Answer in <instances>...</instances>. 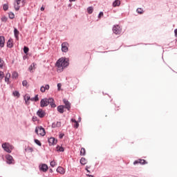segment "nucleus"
Returning <instances> with one entry per match:
<instances>
[{
    "instance_id": "nucleus-15",
    "label": "nucleus",
    "mask_w": 177,
    "mask_h": 177,
    "mask_svg": "<svg viewBox=\"0 0 177 177\" xmlns=\"http://www.w3.org/2000/svg\"><path fill=\"white\" fill-rule=\"evenodd\" d=\"M5 46V37L0 36V48Z\"/></svg>"
},
{
    "instance_id": "nucleus-48",
    "label": "nucleus",
    "mask_w": 177,
    "mask_h": 177,
    "mask_svg": "<svg viewBox=\"0 0 177 177\" xmlns=\"http://www.w3.org/2000/svg\"><path fill=\"white\" fill-rule=\"evenodd\" d=\"M102 16H103V12H100L98 15V19H100V17H102Z\"/></svg>"
},
{
    "instance_id": "nucleus-13",
    "label": "nucleus",
    "mask_w": 177,
    "mask_h": 177,
    "mask_svg": "<svg viewBox=\"0 0 177 177\" xmlns=\"http://www.w3.org/2000/svg\"><path fill=\"white\" fill-rule=\"evenodd\" d=\"M48 168L49 167H48V165L46 164H42L41 165L39 166V170L41 171L42 172H46Z\"/></svg>"
},
{
    "instance_id": "nucleus-58",
    "label": "nucleus",
    "mask_w": 177,
    "mask_h": 177,
    "mask_svg": "<svg viewBox=\"0 0 177 177\" xmlns=\"http://www.w3.org/2000/svg\"><path fill=\"white\" fill-rule=\"evenodd\" d=\"M49 172H50V173L52 174V172H53V169H49Z\"/></svg>"
},
{
    "instance_id": "nucleus-16",
    "label": "nucleus",
    "mask_w": 177,
    "mask_h": 177,
    "mask_svg": "<svg viewBox=\"0 0 177 177\" xmlns=\"http://www.w3.org/2000/svg\"><path fill=\"white\" fill-rule=\"evenodd\" d=\"M20 34V32H19V30L17 28H14V35L16 39H19V35Z\"/></svg>"
},
{
    "instance_id": "nucleus-35",
    "label": "nucleus",
    "mask_w": 177,
    "mask_h": 177,
    "mask_svg": "<svg viewBox=\"0 0 177 177\" xmlns=\"http://www.w3.org/2000/svg\"><path fill=\"white\" fill-rule=\"evenodd\" d=\"M34 149H32V147H28L26 149H25V151H29L30 153H32Z\"/></svg>"
},
{
    "instance_id": "nucleus-52",
    "label": "nucleus",
    "mask_w": 177,
    "mask_h": 177,
    "mask_svg": "<svg viewBox=\"0 0 177 177\" xmlns=\"http://www.w3.org/2000/svg\"><path fill=\"white\" fill-rule=\"evenodd\" d=\"M71 122H77V121L75 120V119H74V118H72L71 120Z\"/></svg>"
},
{
    "instance_id": "nucleus-22",
    "label": "nucleus",
    "mask_w": 177,
    "mask_h": 177,
    "mask_svg": "<svg viewBox=\"0 0 177 177\" xmlns=\"http://www.w3.org/2000/svg\"><path fill=\"white\" fill-rule=\"evenodd\" d=\"M80 164L82 165H85V164H86V159L85 158H82L80 159Z\"/></svg>"
},
{
    "instance_id": "nucleus-37",
    "label": "nucleus",
    "mask_w": 177,
    "mask_h": 177,
    "mask_svg": "<svg viewBox=\"0 0 177 177\" xmlns=\"http://www.w3.org/2000/svg\"><path fill=\"white\" fill-rule=\"evenodd\" d=\"M50 165L53 168L55 167V166L56 165V162H55V160L51 161L50 163Z\"/></svg>"
},
{
    "instance_id": "nucleus-56",
    "label": "nucleus",
    "mask_w": 177,
    "mask_h": 177,
    "mask_svg": "<svg viewBox=\"0 0 177 177\" xmlns=\"http://www.w3.org/2000/svg\"><path fill=\"white\" fill-rule=\"evenodd\" d=\"M87 176H89V177H95L93 176V175H91V174H86Z\"/></svg>"
},
{
    "instance_id": "nucleus-25",
    "label": "nucleus",
    "mask_w": 177,
    "mask_h": 177,
    "mask_svg": "<svg viewBox=\"0 0 177 177\" xmlns=\"http://www.w3.org/2000/svg\"><path fill=\"white\" fill-rule=\"evenodd\" d=\"M57 151L63 152V151H64V147L57 145Z\"/></svg>"
},
{
    "instance_id": "nucleus-42",
    "label": "nucleus",
    "mask_w": 177,
    "mask_h": 177,
    "mask_svg": "<svg viewBox=\"0 0 177 177\" xmlns=\"http://www.w3.org/2000/svg\"><path fill=\"white\" fill-rule=\"evenodd\" d=\"M32 120L33 121V122H35V121H38V118L37 116H33L32 118Z\"/></svg>"
},
{
    "instance_id": "nucleus-30",
    "label": "nucleus",
    "mask_w": 177,
    "mask_h": 177,
    "mask_svg": "<svg viewBox=\"0 0 177 177\" xmlns=\"http://www.w3.org/2000/svg\"><path fill=\"white\" fill-rule=\"evenodd\" d=\"M85 154H86L85 148H82L80 150V156H85Z\"/></svg>"
},
{
    "instance_id": "nucleus-14",
    "label": "nucleus",
    "mask_w": 177,
    "mask_h": 177,
    "mask_svg": "<svg viewBox=\"0 0 177 177\" xmlns=\"http://www.w3.org/2000/svg\"><path fill=\"white\" fill-rule=\"evenodd\" d=\"M64 105H59L57 107V110L58 111V113H59L60 114H63V113H64Z\"/></svg>"
},
{
    "instance_id": "nucleus-21",
    "label": "nucleus",
    "mask_w": 177,
    "mask_h": 177,
    "mask_svg": "<svg viewBox=\"0 0 177 177\" xmlns=\"http://www.w3.org/2000/svg\"><path fill=\"white\" fill-rule=\"evenodd\" d=\"M31 102H38L39 97H38V94H37L34 97L30 98Z\"/></svg>"
},
{
    "instance_id": "nucleus-63",
    "label": "nucleus",
    "mask_w": 177,
    "mask_h": 177,
    "mask_svg": "<svg viewBox=\"0 0 177 177\" xmlns=\"http://www.w3.org/2000/svg\"><path fill=\"white\" fill-rule=\"evenodd\" d=\"M26 59V57H24V59Z\"/></svg>"
},
{
    "instance_id": "nucleus-32",
    "label": "nucleus",
    "mask_w": 177,
    "mask_h": 177,
    "mask_svg": "<svg viewBox=\"0 0 177 177\" xmlns=\"http://www.w3.org/2000/svg\"><path fill=\"white\" fill-rule=\"evenodd\" d=\"M17 77H19V73H17V72H13L12 78H17Z\"/></svg>"
},
{
    "instance_id": "nucleus-53",
    "label": "nucleus",
    "mask_w": 177,
    "mask_h": 177,
    "mask_svg": "<svg viewBox=\"0 0 177 177\" xmlns=\"http://www.w3.org/2000/svg\"><path fill=\"white\" fill-rule=\"evenodd\" d=\"M174 34H175V36L177 37V29L174 30Z\"/></svg>"
},
{
    "instance_id": "nucleus-39",
    "label": "nucleus",
    "mask_w": 177,
    "mask_h": 177,
    "mask_svg": "<svg viewBox=\"0 0 177 177\" xmlns=\"http://www.w3.org/2000/svg\"><path fill=\"white\" fill-rule=\"evenodd\" d=\"M137 12H138L139 15H142L143 13V10H142V8H138Z\"/></svg>"
},
{
    "instance_id": "nucleus-19",
    "label": "nucleus",
    "mask_w": 177,
    "mask_h": 177,
    "mask_svg": "<svg viewBox=\"0 0 177 177\" xmlns=\"http://www.w3.org/2000/svg\"><path fill=\"white\" fill-rule=\"evenodd\" d=\"M13 46V41L12 39H9L8 41H7V48H12Z\"/></svg>"
},
{
    "instance_id": "nucleus-64",
    "label": "nucleus",
    "mask_w": 177,
    "mask_h": 177,
    "mask_svg": "<svg viewBox=\"0 0 177 177\" xmlns=\"http://www.w3.org/2000/svg\"><path fill=\"white\" fill-rule=\"evenodd\" d=\"M26 59V57H24V59Z\"/></svg>"
},
{
    "instance_id": "nucleus-4",
    "label": "nucleus",
    "mask_w": 177,
    "mask_h": 177,
    "mask_svg": "<svg viewBox=\"0 0 177 177\" xmlns=\"http://www.w3.org/2000/svg\"><path fill=\"white\" fill-rule=\"evenodd\" d=\"M6 158L7 160L6 162L7 164H15V160L13 159V157L10 155V154H7L6 155Z\"/></svg>"
},
{
    "instance_id": "nucleus-23",
    "label": "nucleus",
    "mask_w": 177,
    "mask_h": 177,
    "mask_svg": "<svg viewBox=\"0 0 177 177\" xmlns=\"http://www.w3.org/2000/svg\"><path fill=\"white\" fill-rule=\"evenodd\" d=\"M10 78V73H7L5 77V82H9V80Z\"/></svg>"
},
{
    "instance_id": "nucleus-31",
    "label": "nucleus",
    "mask_w": 177,
    "mask_h": 177,
    "mask_svg": "<svg viewBox=\"0 0 177 177\" xmlns=\"http://www.w3.org/2000/svg\"><path fill=\"white\" fill-rule=\"evenodd\" d=\"M35 66V65L34 63H33V64H32L29 66L28 71H29L30 73H32V69L34 68Z\"/></svg>"
},
{
    "instance_id": "nucleus-60",
    "label": "nucleus",
    "mask_w": 177,
    "mask_h": 177,
    "mask_svg": "<svg viewBox=\"0 0 177 177\" xmlns=\"http://www.w3.org/2000/svg\"><path fill=\"white\" fill-rule=\"evenodd\" d=\"M70 2H75V0H69Z\"/></svg>"
},
{
    "instance_id": "nucleus-40",
    "label": "nucleus",
    "mask_w": 177,
    "mask_h": 177,
    "mask_svg": "<svg viewBox=\"0 0 177 177\" xmlns=\"http://www.w3.org/2000/svg\"><path fill=\"white\" fill-rule=\"evenodd\" d=\"M28 84V82H27V80H24L22 82L23 86H27Z\"/></svg>"
},
{
    "instance_id": "nucleus-59",
    "label": "nucleus",
    "mask_w": 177,
    "mask_h": 177,
    "mask_svg": "<svg viewBox=\"0 0 177 177\" xmlns=\"http://www.w3.org/2000/svg\"><path fill=\"white\" fill-rule=\"evenodd\" d=\"M81 122V118H78V122Z\"/></svg>"
},
{
    "instance_id": "nucleus-47",
    "label": "nucleus",
    "mask_w": 177,
    "mask_h": 177,
    "mask_svg": "<svg viewBox=\"0 0 177 177\" xmlns=\"http://www.w3.org/2000/svg\"><path fill=\"white\" fill-rule=\"evenodd\" d=\"M64 137V133H60V134L59 135V139H63Z\"/></svg>"
},
{
    "instance_id": "nucleus-62",
    "label": "nucleus",
    "mask_w": 177,
    "mask_h": 177,
    "mask_svg": "<svg viewBox=\"0 0 177 177\" xmlns=\"http://www.w3.org/2000/svg\"><path fill=\"white\" fill-rule=\"evenodd\" d=\"M68 6H71V4H69Z\"/></svg>"
},
{
    "instance_id": "nucleus-2",
    "label": "nucleus",
    "mask_w": 177,
    "mask_h": 177,
    "mask_svg": "<svg viewBox=\"0 0 177 177\" xmlns=\"http://www.w3.org/2000/svg\"><path fill=\"white\" fill-rule=\"evenodd\" d=\"M35 131L37 133V135H40V136H45V135H46L45 129L42 127V126L36 127Z\"/></svg>"
},
{
    "instance_id": "nucleus-11",
    "label": "nucleus",
    "mask_w": 177,
    "mask_h": 177,
    "mask_svg": "<svg viewBox=\"0 0 177 177\" xmlns=\"http://www.w3.org/2000/svg\"><path fill=\"white\" fill-rule=\"evenodd\" d=\"M113 32L116 35H118L121 34V30H120V26L118 25V26H114L113 27Z\"/></svg>"
},
{
    "instance_id": "nucleus-45",
    "label": "nucleus",
    "mask_w": 177,
    "mask_h": 177,
    "mask_svg": "<svg viewBox=\"0 0 177 177\" xmlns=\"http://www.w3.org/2000/svg\"><path fill=\"white\" fill-rule=\"evenodd\" d=\"M49 88H50L49 84H46V85L44 86L45 91H49Z\"/></svg>"
},
{
    "instance_id": "nucleus-17",
    "label": "nucleus",
    "mask_w": 177,
    "mask_h": 177,
    "mask_svg": "<svg viewBox=\"0 0 177 177\" xmlns=\"http://www.w3.org/2000/svg\"><path fill=\"white\" fill-rule=\"evenodd\" d=\"M120 5H121V1L120 0H115L113 2V8H117V6H120Z\"/></svg>"
},
{
    "instance_id": "nucleus-9",
    "label": "nucleus",
    "mask_w": 177,
    "mask_h": 177,
    "mask_svg": "<svg viewBox=\"0 0 177 177\" xmlns=\"http://www.w3.org/2000/svg\"><path fill=\"white\" fill-rule=\"evenodd\" d=\"M48 142L49 143V146H55V145H57V140L53 137H51L48 138Z\"/></svg>"
},
{
    "instance_id": "nucleus-34",
    "label": "nucleus",
    "mask_w": 177,
    "mask_h": 177,
    "mask_svg": "<svg viewBox=\"0 0 177 177\" xmlns=\"http://www.w3.org/2000/svg\"><path fill=\"white\" fill-rule=\"evenodd\" d=\"M24 100L25 102L27 104V102H28V100H31V97H30V95H27L26 97H24Z\"/></svg>"
},
{
    "instance_id": "nucleus-61",
    "label": "nucleus",
    "mask_w": 177,
    "mask_h": 177,
    "mask_svg": "<svg viewBox=\"0 0 177 177\" xmlns=\"http://www.w3.org/2000/svg\"><path fill=\"white\" fill-rule=\"evenodd\" d=\"M1 60H2V59L0 58V64H1Z\"/></svg>"
},
{
    "instance_id": "nucleus-28",
    "label": "nucleus",
    "mask_w": 177,
    "mask_h": 177,
    "mask_svg": "<svg viewBox=\"0 0 177 177\" xmlns=\"http://www.w3.org/2000/svg\"><path fill=\"white\" fill-rule=\"evenodd\" d=\"M3 10H5V12H6V10H8V9H9V5L8 3L3 4Z\"/></svg>"
},
{
    "instance_id": "nucleus-1",
    "label": "nucleus",
    "mask_w": 177,
    "mask_h": 177,
    "mask_svg": "<svg viewBox=\"0 0 177 177\" xmlns=\"http://www.w3.org/2000/svg\"><path fill=\"white\" fill-rule=\"evenodd\" d=\"M69 60L68 58H59L55 66L58 68H62V71H63V68H66V67H68L70 63L68 62Z\"/></svg>"
},
{
    "instance_id": "nucleus-10",
    "label": "nucleus",
    "mask_w": 177,
    "mask_h": 177,
    "mask_svg": "<svg viewBox=\"0 0 177 177\" xmlns=\"http://www.w3.org/2000/svg\"><path fill=\"white\" fill-rule=\"evenodd\" d=\"M136 164H141L142 165H145L147 164V161L145 159H138L133 162V165H136Z\"/></svg>"
},
{
    "instance_id": "nucleus-44",
    "label": "nucleus",
    "mask_w": 177,
    "mask_h": 177,
    "mask_svg": "<svg viewBox=\"0 0 177 177\" xmlns=\"http://www.w3.org/2000/svg\"><path fill=\"white\" fill-rule=\"evenodd\" d=\"M40 91L42 92V93H44L45 92V86H41L40 88Z\"/></svg>"
},
{
    "instance_id": "nucleus-33",
    "label": "nucleus",
    "mask_w": 177,
    "mask_h": 177,
    "mask_svg": "<svg viewBox=\"0 0 177 177\" xmlns=\"http://www.w3.org/2000/svg\"><path fill=\"white\" fill-rule=\"evenodd\" d=\"M1 21H3V23H6L8 21V17H2L1 19Z\"/></svg>"
},
{
    "instance_id": "nucleus-29",
    "label": "nucleus",
    "mask_w": 177,
    "mask_h": 177,
    "mask_svg": "<svg viewBox=\"0 0 177 177\" xmlns=\"http://www.w3.org/2000/svg\"><path fill=\"white\" fill-rule=\"evenodd\" d=\"M34 142H35V144L37 145V146H42V143H41V141H39V140L35 139Z\"/></svg>"
},
{
    "instance_id": "nucleus-6",
    "label": "nucleus",
    "mask_w": 177,
    "mask_h": 177,
    "mask_svg": "<svg viewBox=\"0 0 177 177\" xmlns=\"http://www.w3.org/2000/svg\"><path fill=\"white\" fill-rule=\"evenodd\" d=\"M1 147L6 151L7 153H12V151L10 149L9 143L4 142L2 144Z\"/></svg>"
},
{
    "instance_id": "nucleus-20",
    "label": "nucleus",
    "mask_w": 177,
    "mask_h": 177,
    "mask_svg": "<svg viewBox=\"0 0 177 177\" xmlns=\"http://www.w3.org/2000/svg\"><path fill=\"white\" fill-rule=\"evenodd\" d=\"M87 12L88 13V15H92L93 13V6H90L87 8Z\"/></svg>"
},
{
    "instance_id": "nucleus-8",
    "label": "nucleus",
    "mask_w": 177,
    "mask_h": 177,
    "mask_svg": "<svg viewBox=\"0 0 177 177\" xmlns=\"http://www.w3.org/2000/svg\"><path fill=\"white\" fill-rule=\"evenodd\" d=\"M63 102H64V104H65L64 105L65 109H66L68 111H70V109H71V103H70L67 100V99H64Z\"/></svg>"
},
{
    "instance_id": "nucleus-5",
    "label": "nucleus",
    "mask_w": 177,
    "mask_h": 177,
    "mask_svg": "<svg viewBox=\"0 0 177 177\" xmlns=\"http://www.w3.org/2000/svg\"><path fill=\"white\" fill-rule=\"evenodd\" d=\"M62 50L64 53H67L68 52V43L63 42L62 44Z\"/></svg>"
},
{
    "instance_id": "nucleus-43",
    "label": "nucleus",
    "mask_w": 177,
    "mask_h": 177,
    "mask_svg": "<svg viewBox=\"0 0 177 177\" xmlns=\"http://www.w3.org/2000/svg\"><path fill=\"white\" fill-rule=\"evenodd\" d=\"M62 89V83H58L57 84V90L60 91Z\"/></svg>"
},
{
    "instance_id": "nucleus-36",
    "label": "nucleus",
    "mask_w": 177,
    "mask_h": 177,
    "mask_svg": "<svg viewBox=\"0 0 177 177\" xmlns=\"http://www.w3.org/2000/svg\"><path fill=\"white\" fill-rule=\"evenodd\" d=\"M14 8L17 11L20 10V6L16 4V3H14Z\"/></svg>"
},
{
    "instance_id": "nucleus-54",
    "label": "nucleus",
    "mask_w": 177,
    "mask_h": 177,
    "mask_svg": "<svg viewBox=\"0 0 177 177\" xmlns=\"http://www.w3.org/2000/svg\"><path fill=\"white\" fill-rule=\"evenodd\" d=\"M40 10H41V12H44V10H45V8L41 7Z\"/></svg>"
},
{
    "instance_id": "nucleus-41",
    "label": "nucleus",
    "mask_w": 177,
    "mask_h": 177,
    "mask_svg": "<svg viewBox=\"0 0 177 177\" xmlns=\"http://www.w3.org/2000/svg\"><path fill=\"white\" fill-rule=\"evenodd\" d=\"M78 127H80V123H78V121H77L75 122L74 128L77 129Z\"/></svg>"
},
{
    "instance_id": "nucleus-46",
    "label": "nucleus",
    "mask_w": 177,
    "mask_h": 177,
    "mask_svg": "<svg viewBox=\"0 0 177 177\" xmlns=\"http://www.w3.org/2000/svg\"><path fill=\"white\" fill-rule=\"evenodd\" d=\"M2 78H3V72L0 71V80H2Z\"/></svg>"
},
{
    "instance_id": "nucleus-7",
    "label": "nucleus",
    "mask_w": 177,
    "mask_h": 177,
    "mask_svg": "<svg viewBox=\"0 0 177 177\" xmlns=\"http://www.w3.org/2000/svg\"><path fill=\"white\" fill-rule=\"evenodd\" d=\"M37 115H38V117H39V118H44V117H45V115H46V112L43 111L42 109H39L37 111Z\"/></svg>"
},
{
    "instance_id": "nucleus-12",
    "label": "nucleus",
    "mask_w": 177,
    "mask_h": 177,
    "mask_svg": "<svg viewBox=\"0 0 177 177\" xmlns=\"http://www.w3.org/2000/svg\"><path fill=\"white\" fill-rule=\"evenodd\" d=\"M48 104H50L52 109H55L56 107V104L55 103V100L52 97L48 98Z\"/></svg>"
},
{
    "instance_id": "nucleus-49",
    "label": "nucleus",
    "mask_w": 177,
    "mask_h": 177,
    "mask_svg": "<svg viewBox=\"0 0 177 177\" xmlns=\"http://www.w3.org/2000/svg\"><path fill=\"white\" fill-rule=\"evenodd\" d=\"M52 128H57V126H56V123L55 122H53V124H52Z\"/></svg>"
},
{
    "instance_id": "nucleus-51",
    "label": "nucleus",
    "mask_w": 177,
    "mask_h": 177,
    "mask_svg": "<svg viewBox=\"0 0 177 177\" xmlns=\"http://www.w3.org/2000/svg\"><path fill=\"white\" fill-rule=\"evenodd\" d=\"M21 1V0H16V3H17L16 5H20V2Z\"/></svg>"
},
{
    "instance_id": "nucleus-24",
    "label": "nucleus",
    "mask_w": 177,
    "mask_h": 177,
    "mask_svg": "<svg viewBox=\"0 0 177 177\" xmlns=\"http://www.w3.org/2000/svg\"><path fill=\"white\" fill-rule=\"evenodd\" d=\"M12 95L17 97H20V93L17 91H13Z\"/></svg>"
},
{
    "instance_id": "nucleus-18",
    "label": "nucleus",
    "mask_w": 177,
    "mask_h": 177,
    "mask_svg": "<svg viewBox=\"0 0 177 177\" xmlns=\"http://www.w3.org/2000/svg\"><path fill=\"white\" fill-rule=\"evenodd\" d=\"M57 172L63 175L66 171H64V168L62 167H58L57 169Z\"/></svg>"
},
{
    "instance_id": "nucleus-57",
    "label": "nucleus",
    "mask_w": 177,
    "mask_h": 177,
    "mask_svg": "<svg viewBox=\"0 0 177 177\" xmlns=\"http://www.w3.org/2000/svg\"><path fill=\"white\" fill-rule=\"evenodd\" d=\"M3 67V64H0V68H2Z\"/></svg>"
},
{
    "instance_id": "nucleus-27",
    "label": "nucleus",
    "mask_w": 177,
    "mask_h": 177,
    "mask_svg": "<svg viewBox=\"0 0 177 177\" xmlns=\"http://www.w3.org/2000/svg\"><path fill=\"white\" fill-rule=\"evenodd\" d=\"M8 17H9V19H15V13L10 12L8 13Z\"/></svg>"
},
{
    "instance_id": "nucleus-38",
    "label": "nucleus",
    "mask_w": 177,
    "mask_h": 177,
    "mask_svg": "<svg viewBox=\"0 0 177 177\" xmlns=\"http://www.w3.org/2000/svg\"><path fill=\"white\" fill-rule=\"evenodd\" d=\"M57 128H60L62 127V122H57L55 123Z\"/></svg>"
},
{
    "instance_id": "nucleus-55",
    "label": "nucleus",
    "mask_w": 177,
    "mask_h": 177,
    "mask_svg": "<svg viewBox=\"0 0 177 177\" xmlns=\"http://www.w3.org/2000/svg\"><path fill=\"white\" fill-rule=\"evenodd\" d=\"M86 171H87V172H88V174H90V173H91V171H89V170L88 169V166H86Z\"/></svg>"
},
{
    "instance_id": "nucleus-50",
    "label": "nucleus",
    "mask_w": 177,
    "mask_h": 177,
    "mask_svg": "<svg viewBox=\"0 0 177 177\" xmlns=\"http://www.w3.org/2000/svg\"><path fill=\"white\" fill-rule=\"evenodd\" d=\"M9 147H10V150H11V151L13 150V149H15V147H13L10 144H9Z\"/></svg>"
},
{
    "instance_id": "nucleus-26",
    "label": "nucleus",
    "mask_w": 177,
    "mask_h": 177,
    "mask_svg": "<svg viewBox=\"0 0 177 177\" xmlns=\"http://www.w3.org/2000/svg\"><path fill=\"white\" fill-rule=\"evenodd\" d=\"M29 50H30V48H28V47L27 46L24 47V53H25V55H28Z\"/></svg>"
},
{
    "instance_id": "nucleus-3",
    "label": "nucleus",
    "mask_w": 177,
    "mask_h": 177,
    "mask_svg": "<svg viewBox=\"0 0 177 177\" xmlns=\"http://www.w3.org/2000/svg\"><path fill=\"white\" fill-rule=\"evenodd\" d=\"M49 106V98H43L40 101V106L41 107H46Z\"/></svg>"
}]
</instances>
